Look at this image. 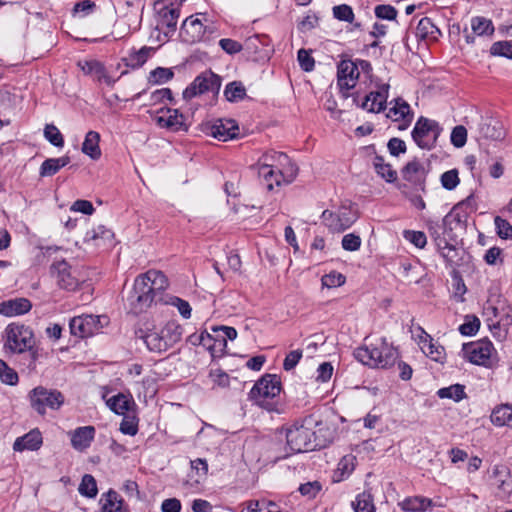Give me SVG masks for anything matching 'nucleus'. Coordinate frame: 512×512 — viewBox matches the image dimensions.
Masks as SVG:
<instances>
[{"mask_svg": "<svg viewBox=\"0 0 512 512\" xmlns=\"http://www.w3.org/2000/svg\"><path fill=\"white\" fill-rule=\"evenodd\" d=\"M220 87L221 78L212 71H205L198 75L183 91V98L185 100H191L192 98L207 92L217 94Z\"/></svg>", "mask_w": 512, "mask_h": 512, "instance_id": "f8f14e48", "label": "nucleus"}, {"mask_svg": "<svg viewBox=\"0 0 512 512\" xmlns=\"http://www.w3.org/2000/svg\"><path fill=\"white\" fill-rule=\"evenodd\" d=\"M102 512H118L121 510L123 501L117 492L109 490L101 499Z\"/></svg>", "mask_w": 512, "mask_h": 512, "instance_id": "c9c22d12", "label": "nucleus"}, {"mask_svg": "<svg viewBox=\"0 0 512 512\" xmlns=\"http://www.w3.org/2000/svg\"><path fill=\"white\" fill-rule=\"evenodd\" d=\"M174 77L170 68L157 67L149 73L148 81L151 84H164Z\"/></svg>", "mask_w": 512, "mask_h": 512, "instance_id": "a18cd8bd", "label": "nucleus"}, {"mask_svg": "<svg viewBox=\"0 0 512 512\" xmlns=\"http://www.w3.org/2000/svg\"><path fill=\"white\" fill-rule=\"evenodd\" d=\"M462 353L470 363L487 368L492 367L497 355L493 343L486 338L463 344Z\"/></svg>", "mask_w": 512, "mask_h": 512, "instance_id": "0eeeda50", "label": "nucleus"}, {"mask_svg": "<svg viewBox=\"0 0 512 512\" xmlns=\"http://www.w3.org/2000/svg\"><path fill=\"white\" fill-rule=\"evenodd\" d=\"M82 496L94 498L98 493L97 483L95 478L90 474H85L82 477L81 483L78 488Z\"/></svg>", "mask_w": 512, "mask_h": 512, "instance_id": "79ce46f5", "label": "nucleus"}, {"mask_svg": "<svg viewBox=\"0 0 512 512\" xmlns=\"http://www.w3.org/2000/svg\"><path fill=\"white\" fill-rule=\"evenodd\" d=\"M205 33V27L200 19L190 16L186 18L181 27V34L187 42L200 41Z\"/></svg>", "mask_w": 512, "mask_h": 512, "instance_id": "a878e982", "label": "nucleus"}, {"mask_svg": "<svg viewBox=\"0 0 512 512\" xmlns=\"http://www.w3.org/2000/svg\"><path fill=\"white\" fill-rule=\"evenodd\" d=\"M70 158L63 156L60 158L46 159L40 166L39 175L41 177H50L55 175L61 168L69 164Z\"/></svg>", "mask_w": 512, "mask_h": 512, "instance_id": "473e14b6", "label": "nucleus"}, {"mask_svg": "<svg viewBox=\"0 0 512 512\" xmlns=\"http://www.w3.org/2000/svg\"><path fill=\"white\" fill-rule=\"evenodd\" d=\"M357 219L356 212L349 207H341L337 212L325 210L322 220L333 232H341L348 229Z\"/></svg>", "mask_w": 512, "mask_h": 512, "instance_id": "2eb2a0df", "label": "nucleus"}, {"mask_svg": "<svg viewBox=\"0 0 512 512\" xmlns=\"http://www.w3.org/2000/svg\"><path fill=\"white\" fill-rule=\"evenodd\" d=\"M345 283V277L338 272H331L322 277V285L328 288L339 287Z\"/></svg>", "mask_w": 512, "mask_h": 512, "instance_id": "680f3d73", "label": "nucleus"}, {"mask_svg": "<svg viewBox=\"0 0 512 512\" xmlns=\"http://www.w3.org/2000/svg\"><path fill=\"white\" fill-rule=\"evenodd\" d=\"M320 490L321 485L317 481L301 484L299 487L300 493L308 498H314Z\"/></svg>", "mask_w": 512, "mask_h": 512, "instance_id": "774afa93", "label": "nucleus"}, {"mask_svg": "<svg viewBox=\"0 0 512 512\" xmlns=\"http://www.w3.org/2000/svg\"><path fill=\"white\" fill-rule=\"evenodd\" d=\"M424 168L419 161H411L403 168V177L408 181H416L419 179V174L423 172Z\"/></svg>", "mask_w": 512, "mask_h": 512, "instance_id": "8fccbe9b", "label": "nucleus"}, {"mask_svg": "<svg viewBox=\"0 0 512 512\" xmlns=\"http://www.w3.org/2000/svg\"><path fill=\"white\" fill-rule=\"evenodd\" d=\"M404 237L418 248H423L427 243L426 235L421 231H405Z\"/></svg>", "mask_w": 512, "mask_h": 512, "instance_id": "69168bd1", "label": "nucleus"}, {"mask_svg": "<svg viewBox=\"0 0 512 512\" xmlns=\"http://www.w3.org/2000/svg\"><path fill=\"white\" fill-rule=\"evenodd\" d=\"M492 424L495 426H508L512 429V405L500 404L497 405L490 415Z\"/></svg>", "mask_w": 512, "mask_h": 512, "instance_id": "7c9ffc66", "label": "nucleus"}, {"mask_svg": "<svg viewBox=\"0 0 512 512\" xmlns=\"http://www.w3.org/2000/svg\"><path fill=\"white\" fill-rule=\"evenodd\" d=\"M441 132L442 128L437 121L421 116L416 121L411 135L419 148L431 150L436 146Z\"/></svg>", "mask_w": 512, "mask_h": 512, "instance_id": "1a4fd4ad", "label": "nucleus"}, {"mask_svg": "<svg viewBox=\"0 0 512 512\" xmlns=\"http://www.w3.org/2000/svg\"><path fill=\"white\" fill-rule=\"evenodd\" d=\"M99 142L100 134L96 131H89L82 144V152L94 160L99 159L101 156Z\"/></svg>", "mask_w": 512, "mask_h": 512, "instance_id": "2f4dec72", "label": "nucleus"}, {"mask_svg": "<svg viewBox=\"0 0 512 512\" xmlns=\"http://www.w3.org/2000/svg\"><path fill=\"white\" fill-rule=\"evenodd\" d=\"M333 16L340 20L351 23L354 20V13L350 6L346 4L333 7Z\"/></svg>", "mask_w": 512, "mask_h": 512, "instance_id": "13d9d810", "label": "nucleus"}, {"mask_svg": "<svg viewBox=\"0 0 512 512\" xmlns=\"http://www.w3.org/2000/svg\"><path fill=\"white\" fill-rule=\"evenodd\" d=\"M471 29L477 36H491L494 33V25L490 19L475 16L471 19Z\"/></svg>", "mask_w": 512, "mask_h": 512, "instance_id": "f704fd0d", "label": "nucleus"}, {"mask_svg": "<svg viewBox=\"0 0 512 512\" xmlns=\"http://www.w3.org/2000/svg\"><path fill=\"white\" fill-rule=\"evenodd\" d=\"M96 8L95 2L91 0H81L74 5L73 12L85 17L91 14Z\"/></svg>", "mask_w": 512, "mask_h": 512, "instance_id": "e2e57ef3", "label": "nucleus"}, {"mask_svg": "<svg viewBox=\"0 0 512 512\" xmlns=\"http://www.w3.org/2000/svg\"><path fill=\"white\" fill-rule=\"evenodd\" d=\"M124 418L120 424V431L123 434L134 436L138 432V420L135 416L123 415Z\"/></svg>", "mask_w": 512, "mask_h": 512, "instance_id": "603ef678", "label": "nucleus"}, {"mask_svg": "<svg viewBox=\"0 0 512 512\" xmlns=\"http://www.w3.org/2000/svg\"><path fill=\"white\" fill-rule=\"evenodd\" d=\"M246 95V89L241 82H231L226 85L224 90V96L229 102H238L244 99Z\"/></svg>", "mask_w": 512, "mask_h": 512, "instance_id": "ea45409f", "label": "nucleus"}, {"mask_svg": "<svg viewBox=\"0 0 512 512\" xmlns=\"http://www.w3.org/2000/svg\"><path fill=\"white\" fill-rule=\"evenodd\" d=\"M459 182L460 179L456 169L448 170L441 175V184L447 190L455 189Z\"/></svg>", "mask_w": 512, "mask_h": 512, "instance_id": "5fc2aeb1", "label": "nucleus"}, {"mask_svg": "<svg viewBox=\"0 0 512 512\" xmlns=\"http://www.w3.org/2000/svg\"><path fill=\"white\" fill-rule=\"evenodd\" d=\"M137 334L149 351L162 353L180 342L183 328L177 321L171 320L162 326H153L146 330H140Z\"/></svg>", "mask_w": 512, "mask_h": 512, "instance_id": "f03ea898", "label": "nucleus"}, {"mask_svg": "<svg viewBox=\"0 0 512 512\" xmlns=\"http://www.w3.org/2000/svg\"><path fill=\"white\" fill-rule=\"evenodd\" d=\"M104 316L81 315L73 317L69 322L70 332L78 338H86L98 333L103 327Z\"/></svg>", "mask_w": 512, "mask_h": 512, "instance_id": "4468645a", "label": "nucleus"}, {"mask_svg": "<svg viewBox=\"0 0 512 512\" xmlns=\"http://www.w3.org/2000/svg\"><path fill=\"white\" fill-rule=\"evenodd\" d=\"M375 171L387 182H394L397 179V173L392 169L391 165L385 163L383 157L376 156L373 162Z\"/></svg>", "mask_w": 512, "mask_h": 512, "instance_id": "e433bc0d", "label": "nucleus"}, {"mask_svg": "<svg viewBox=\"0 0 512 512\" xmlns=\"http://www.w3.org/2000/svg\"><path fill=\"white\" fill-rule=\"evenodd\" d=\"M476 131L479 137L493 141H502L506 137L503 123L492 117H481Z\"/></svg>", "mask_w": 512, "mask_h": 512, "instance_id": "a211bd4d", "label": "nucleus"}, {"mask_svg": "<svg viewBox=\"0 0 512 512\" xmlns=\"http://www.w3.org/2000/svg\"><path fill=\"white\" fill-rule=\"evenodd\" d=\"M467 142V129L463 125H458L451 132V143L457 147H463Z\"/></svg>", "mask_w": 512, "mask_h": 512, "instance_id": "4d7b16f0", "label": "nucleus"}, {"mask_svg": "<svg viewBox=\"0 0 512 512\" xmlns=\"http://www.w3.org/2000/svg\"><path fill=\"white\" fill-rule=\"evenodd\" d=\"M390 105L392 106L389 108L386 114L387 118L394 122L402 121V123H400L398 126L399 130L407 129L413 119V113L411 111L410 105L401 98L392 100Z\"/></svg>", "mask_w": 512, "mask_h": 512, "instance_id": "aec40b11", "label": "nucleus"}, {"mask_svg": "<svg viewBox=\"0 0 512 512\" xmlns=\"http://www.w3.org/2000/svg\"><path fill=\"white\" fill-rule=\"evenodd\" d=\"M368 71L371 65L366 60H359L357 62L352 60H342L337 66V86L343 98L350 96L352 90L359 79L360 71Z\"/></svg>", "mask_w": 512, "mask_h": 512, "instance_id": "423d86ee", "label": "nucleus"}, {"mask_svg": "<svg viewBox=\"0 0 512 512\" xmlns=\"http://www.w3.org/2000/svg\"><path fill=\"white\" fill-rule=\"evenodd\" d=\"M399 506L406 512H426L433 510L435 507H443V504L434 502L424 496H411L399 502Z\"/></svg>", "mask_w": 512, "mask_h": 512, "instance_id": "5701e85b", "label": "nucleus"}, {"mask_svg": "<svg viewBox=\"0 0 512 512\" xmlns=\"http://www.w3.org/2000/svg\"><path fill=\"white\" fill-rule=\"evenodd\" d=\"M157 125L172 132L187 131L185 117L177 109H161L155 117Z\"/></svg>", "mask_w": 512, "mask_h": 512, "instance_id": "f3484780", "label": "nucleus"}, {"mask_svg": "<svg viewBox=\"0 0 512 512\" xmlns=\"http://www.w3.org/2000/svg\"><path fill=\"white\" fill-rule=\"evenodd\" d=\"M375 15L380 19L394 20L397 10L391 5H378L375 7Z\"/></svg>", "mask_w": 512, "mask_h": 512, "instance_id": "338daca9", "label": "nucleus"}, {"mask_svg": "<svg viewBox=\"0 0 512 512\" xmlns=\"http://www.w3.org/2000/svg\"><path fill=\"white\" fill-rule=\"evenodd\" d=\"M214 333L217 334L219 351H223L227 346V339L234 340L237 337V331L234 327L220 326L213 328Z\"/></svg>", "mask_w": 512, "mask_h": 512, "instance_id": "a19ab883", "label": "nucleus"}, {"mask_svg": "<svg viewBox=\"0 0 512 512\" xmlns=\"http://www.w3.org/2000/svg\"><path fill=\"white\" fill-rule=\"evenodd\" d=\"M113 237L114 234L110 229L100 225L85 233L84 242L92 244L95 247H104L112 244Z\"/></svg>", "mask_w": 512, "mask_h": 512, "instance_id": "bb28decb", "label": "nucleus"}, {"mask_svg": "<svg viewBox=\"0 0 512 512\" xmlns=\"http://www.w3.org/2000/svg\"><path fill=\"white\" fill-rule=\"evenodd\" d=\"M156 27L166 36L174 33L179 18V4L170 0H158L155 3Z\"/></svg>", "mask_w": 512, "mask_h": 512, "instance_id": "9d476101", "label": "nucleus"}, {"mask_svg": "<svg viewBox=\"0 0 512 512\" xmlns=\"http://www.w3.org/2000/svg\"><path fill=\"white\" fill-rule=\"evenodd\" d=\"M168 285L167 277L159 270H148L137 276L125 298L128 309L134 314H139L153 302L162 301V293Z\"/></svg>", "mask_w": 512, "mask_h": 512, "instance_id": "f257e3e1", "label": "nucleus"}, {"mask_svg": "<svg viewBox=\"0 0 512 512\" xmlns=\"http://www.w3.org/2000/svg\"><path fill=\"white\" fill-rule=\"evenodd\" d=\"M416 34L422 39L436 40L440 35V30L434 25L430 18H422L416 28Z\"/></svg>", "mask_w": 512, "mask_h": 512, "instance_id": "72a5a7b5", "label": "nucleus"}, {"mask_svg": "<svg viewBox=\"0 0 512 512\" xmlns=\"http://www.w3.org/2000/svg\"><path fill=\"white\" fill-rule=\"evenodd\" d=\"M361 243V238L358 235L349 233L344 235L341 244L342 248L346 251H357L360 248Z\"/></svg>", "mask_w": 512, "mask_h": 512, "instance_id": "052dcab7", "label": "nucleus"}, {"mask_svg": "<svg viewBox=\"0 0 512 512\" xmlns=\"http://www.w3.org/2000/svg\"><path fill=\"white\" fill-rule=\"evenodd\" d=\"M4 339V348L11 353L28 352L33 361L38 358V350L35 348L36 339L31 327L20 323H10L4 330Z\"/></svg>", "mask_w": 512, "mask_h": 512, "instance_id": "20e7f679", "label": "nucleus"}, {"mask_svg": "<svg viewBox=\"0 0 512 512\" xmlns=\"http://www.w3.org/2000/svg\"><path fill=\"white\" fill-rule=\"evenodd\" d=\"M490 53L493 56L506 57L512 59V42L498 41L492 44Z\"/></svg>", "mask_w": 512, "mask_h": 512, "instance_id": "de8ad7c7", "label": "nucleus"}, {"mask_svg": "<svg viewBox=\"0 0 512 512\" xmlns=\"http://www.w3.org/2000/svg\"><path fill=\"white\" fill-rule=\"evenodd\" d=\"M32 308L29 299L19 297L2 301L0 303V315L6 317H15L28 313Z\"/></svg>", "mask_w": 512, "mask_h": 512, "instance_id": "b1692460", "label": "nucleus"}, {"mask_svg": "<svg viewBox=\"0 0 512 512\" xmlns=\"http://www.w3.org/2000/svg\"><path fill=\"white\" fill-rule=\"evenodd\" d=\"M288 165L295 164L291 162V160L285 153L267 151L262 154V156L258 159L257 163L254 164L251 168L253 170L264 169V171H268V169H279L286 167Z\"/></svg>", "mask_w": 512, "mask_h": 512, "instance_id": "412c9836", "label": "nucleus"}, {"mask_svg": "<svg viewBox=\"0 0 512 512\" xmlns=\"http://www.w3.org/2000/svg\"><path fill=\"white\" fill-rule=\"evenodd\" d=\"M437 395L441 399L447 398L456 402H459L466 397L465 388L461 384H454L449 387L441 388L438 390Z\"/></svg>", "mask_w": 512, "mask_h": 512, "instance_id": "58836bf2", "label": "nucleus"}, {"mask_svg": "<svg viewBox=\"0 0 512 512\" xmlns=\"http://www.w3.org/2000/svg\"><path fill=\"white\" fill-rule=\"evenodd\" d=\"M152 49L149 47H142L140 50L135 51L129 55V65L132 67L142 66L151 54Z\"/></svg>", "mask_w": 512, "mask_h": 512, "instance_id": "3c124183", "label": "nucleus"}, {"mask_svg": "<svg viewBox=\"0 0 512 512\" xmlns=\"http://www.w3.org/2000/svg\"><path fill=\"white\" fill-rule=\"evenodd\" d=\"M421 350L436 362H443L444 360V348L441 345L434 343L433 339L428 340L426 344H422Z\"/></svg>", "mask_w": 512, "mask_h": 512, "instance_id": "c03bdc74", "label": "nucleus"}, {"mask_svg": "<svg viewBox=\"0 0 512 512\" xmlns=\"http://www.w3.org/2000/svg\"><path fill=\"white\" fill-rule=\"evenodd\" d=\"M355 358L375 368H388L395 364L398 359V351L386 339H376L368 346L358 347L354 351Z\"/></svg>", "mask_w": 512, "mask_h": 512, "instance_id": "7ed1b4c3", "label": "nucleus"}, {"mask_svg": "<svg viewBox=\"0 0 512 512\" xmlns=\"http://www.w3.org/2000/svg\"><path fill=\"white\" fill-rule=\"evenodd\" d=\"M31 407L39 414L45 415L47 409L58 410L65 402L64 395L56 389L37 386L29 392Z\"/></svg>", "mask_w": 512, "mask_h": 512, "instance_id": "6e6552de", "label": "nucleus"}, {"mask_svg": "<svg viewBox=\"0 0 512 512\" xmlns=\"http://www.w3.org/2000/svg\"><path fill=\"white\" fill-rule=\"evenodd\" d=\"M494 224L497 229V234L502 239H512V225L500 216H496Z\"/></svg>", "mask_w": 512, "mask_h": 512, "instance_id": "864d4df0", "label": "nucleus"}, {"mask_svg": "<svg viewBox=\"0 0 512 512\" xmlns=\"http://www.w3.org/2000/svg\"><path fill=\"white\" fill-rule=\"evenodd\" d=\"M207 133L219 141L226 142L239 135V126L233 119H217L208 127Z\"/></svg>", "mask_w": 512, "mask_h": 512, "instance_id": "6ab92c4d", "label": "nucleus"}, {"mask_svg": "<svg viewBox=\"0 0 512 512\" xmlns=\"http://www.w3.org/2000/svg\"><path fill=\"white\" fill-rule=\"evenodd\" d=\"M355 512H375L372 495L366 491L358 494L355 501L352 502Z\"/></svg>", "mask_w": 512, "mask_h": 512, "instance_id": "4c0bfd02", "label": "nucleus"}, {"mask_svg": "<svg viewBox=\"0 0 512 512\" xmlns=\"http://www.w3.org/2000/svg\"><path fill=\"white\" fill-rule=\"evenodd\" d=\"M78 67L84 74L93 76L96 80L99 76H103V64L97 60H84L78 62Z\"/></svg>", "mask_w": 512, "mask_h": 512, "instance_id": "37998d69", "label": "nucleus"}, {"mask_svg": "<svg viewBox=\"0 0 512 512\" xmlns=\"http://www.w3.org/2000/svg\"><path fill=\"white\" fill-rule=\"evenodd\" d=\"M44 136L52 145L56 147H63V136L55 125L47 124L44 129Z\"/></svg>", "mask_w": 512, "mask_h": 512, "instance_id": "09e8293b", "label": "nucleus"}, {"mask_svg": "<svg viewBox=\"0 0 512 512\" xmlns=\"http://www.w3.org/2000/svg\"><path fill=\"white\" fill-rule=\"evenodd\" d=\"M282 386L277 375L265 374L252 387L249 398L258 406L272 410L271 400L279 396Z\"/></svg>", "mask_w": 512, "mask_h": 512, "instance_id": "39448f33", "label": "nucleus"}, {"mask_svg": "<svg viewBox=\"0 0 512 512\" xmlns=\"http://www.w3.org/2000/svg\"><path fill=\"white\" fill-rule=\"evenodd\" d=\"M95 437L93 426H83L75 429L71 434V445L77 451H84L90 447Z\"/></svg>", "mask_w": 512, "mask_h": 512, "instance_id": "cd10ccee", "label": "nucleus"}, {"mask_svg": "<svg viewBox=\"0 0 512 512\" xmlns=\"http://www.w3.org/2000/svg\"><path fill=\"white\" fill-rule=\"evenodd\" d=\"M262 180V182L266 185L268 190H272L275 186L280 187L283 184H290L294 181L297 176L298 168L296 165H288L279 169H264L255 170Z\"/></svg>", "mask_w": 512, "mask_h": 512, "instance_id": "ddd939ff", "label": "nucleus"}, {"mask_svg": "<svg viewBox=\"0 0 512 512\" xmlns=\"http://www.w3.org/2000/svg\"><path fill=\"white\" fill-rule=\"evenodd\" d=\"M0 379L4 384L11 386L16 385L19 381L17 372L2 359H0Z\"/></svg>", "mask_w": 512, "mask_h": 512, "instance_id": "49530a36", "label": "nucleus"}, {"mask_svg": "<svg viewBox=\"0 0 512 512\" xmlns=\"http://www.w3.org/2000/svg\"><path fill=\"white\" fill-rule=\"evenodd\" d=\"M315 433L304 425H293L287 429V445L294 453H301L316 449L319 445L314 442Z\"/></svg>", "mask_w": 512, "mask_h": 512, "instance_id": "9b49d317", "label": "nucleus"}, {"mask_svg": "<svg viewBox=\"0 0 512 512\" xmlns=\"http://www.w3.org/2000/svg\"><path fill=\"white\" fill-rule=\"evenodd\" d=\"M492 485H494L503 495H509L512 492V476L509 469L504 465L493 467L491 475Z\"/></svg>", "mask_w": 512, "mask_h": 512, "instance_id": "393cba45", "label": "nucleus"}, {"mask_svg": "<svg viewBox=\"0 0 512 512\" xmlns=\"http://www.w3.org/2000/svg\"><path fill=\"white\" fill-rule=\"evenodd\" d=\"M356 458L353 455H345L341 458L337 465V472H340L341 477L348 476L355 468Z\"/></svg>", "mask_w": 512, "mask_h": 512, "instance_id": "6e6d98bb", "label": "nucleus"}, {"mask_svg": "<svg viewBox=\"0 0 512 512\" xmlns=\"http://www.w3.org/2000/svg\"><path fill=\"white\" fill-rule=\"evenodd\" d=\"M389 92V84H381L376 91H371L362 103L368 112L379 113L385 109Z\"/></svg>", "mask_w": 512, "mask_h": 512, "instance_id": "4be33fe9", "label": "nucleus"}, {"mask_svg": "<svg viewBox=\"0 0 512 512\" xmlns=\"http://www.w3.org/2000/svg\"><path fill=\"white\" fill-rule=\"evenodd\" d=\"M42 445V435L38 429H33L22 437H18L14 444L15 451L22 452L24 450H38Z\"/></svg>", "mask_w": 512, "mask_h": 512, "instance_id": "c85d7f7f", "label": "nucleus"}, {"mask_svg": "<svg viewBox=\"0 0 512 512\" xmlns=\"http://www.w3.org/2000/svg\"><path fill=\"white\" fill-rule=\"evenodd\" d=\"M107 406L111 411L118 415L127 414L134 406L135 402L132 397H129L123 393H119L107 399Z\"/></svg>", "mask_w": 512, "mask_h": 512, "instance_id": "c756f323", "label": "nucleus"}, {"mask_svg": "<svg viewBox=\"0 0 512 512\" xmlns=\"http://www.w3.org/2000/svg\"><path fill=\"white\" fill-rule=\"evenodd\" d=\"M303 355L302 350L297 349L289 352L283 362V368L286 371H290L296 367Z\"/></svg>", "mask_w": 512, "mask_h": 512, "instance_id": "0e129e2a", "label": "nucleus"}, {"mask_svg": "<svg viewBox=\"0 0 512 512\" xmlns=\"http://www.w3.org/2000/svg\"><path fill=\"white\" fill-rule=\"evenodd\" d=\"M51 271L61 288L75 290L78 287L80 279L77 277L76 271L65 260L54 262Z\"/></svg>", "mask_w": 512, "mask_h": 512, "instance_id": "dca6fc26", "label": "nucleus"}, {"mask_svg": "<svg viewBox=\"0 0 512 512\" xmlns=\"http://www.w3.org/2000/svg\"><path fill=\"white\" fill-rule=\"evenodd\" d=\"M480 321L477 317L466 318V321L459 326V332L465 336H472L478 332Z\"/></svg>", "mask_w": 512, "mask_h": 512, "instance_id": "bf43d9fd", "label": "nucleus"}]
</instances>
